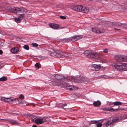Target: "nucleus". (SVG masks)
Instances as JSON below:
<instances>
[{"label": "nucleus", "mask_w": 127, "mask_h": 127, "mask_svg": "<svg viewBox=\"0 0 127 127\" xmlns=\"http://www.w3.org/2000/svg\"><path fill=\"white\" fill-rule=\"evenodd\" d=\"M9 10L11 12L20 15V17H21V18H23L24 16V15L28 11L26 9L23 7H14L9 8Z\"/></svg>", "instance_id": "obj_1"}, {"label": "nucleus", "mask_w": 127, "mask_h": 127, "mask_svg": "<svg viewBox=\"0 0 127 127\" xmlns=\"http://www.w3.org/2000/svg\"><path fill=\"white\" fill-rule=\"evenodd\" d=\"M55 77L56 79L55 84L59 86L65 84L64 81L66 80V78L64 76L57 74L55 75Z\"/></svg>", "instance_id": "obj_2"}, {"label": "nucleus", "mask_w": 127, "mask_h": 127, "mask_svg": "<svg viewBox=\"0 0 127 127\" xmlns=\"http://www.w3.org/2000/svg\"><path fill=\"white\" fill-rule=\"evenodd\" d=\"M112 66L116 70L125 71L127 70V64L124 63L120 65L118 64L115 63L112 65Z\"/></svg>", "instance_id": "obj_3"}, {"label": "nucleus", "mask_w": 127, "mask_h": 127, "mask_svg": "<svg viewBox=\"0 0 127 127\" xmlns=\"http://www.w3.org/2000/svg\"><path fill=\"white\" fill-rule=\"evenodd\" d=\"M83 36L80 35H75L69 38L62 39L61 41L62 42H69L71 41H75L82 38Z\"/></svg>", "instance_id": "obj_4"}, {"label": "nucleus", "mask_w": 127, "mask_h": 127, "mask_svg": "<svg viewBox=\"0 0 127 127\" xmlns=\"http://www.w3.org/2000/svg\"><path fill=\"white\" fill-rule=\"evenodd\" d=\"M89 56L90 58H95L97 59V62H100L101 59V55L99 53L91 51Z\"/></svg>", "instance_id": "obj_5"}, {"label": "nucleus", "mask_w": 127, "mask_h": 127, "mask_svg": "<svg viewBox=\"0 0 127 127\" xmlns=\"http://www.w3.org/2000/svg\"><path fill=\"white\" fill-rule=\"evenodd\" d=\"M117 61L119 62L127 61V56L124 55H117L115 56Z\"/></svg>", "instance_id": "obj_6"}, {"label": "nucleus", "mask_w": 127, "mask_h": 127, "mask_svg": "<svg viewBox=\"0 0 127 127\" xmlns=\"http://www.w3.org/2000/svg\"><path fill=\"white\" fill-rule=\"evenodd\" d=\"M47 121L46 118L44 117L41 118H37L35 120V122L37 125L41 124Z\"/></svg>", "instance_id": "obj_7"}, {"label": "nucleus", "mask_w": 127, "mask_h": 127, "mask_svg": "<svg viewBox=\"0 0 127 127\" xmlns=\"http://www.w3.org/2000/svg\"><path fill=\"white\" fill-rule=\"evenodd\" d=\"M74 81L76 82H78L79 83H87L88 82L86 81V79L85 78L79 79L78 78L75 77L74 78Z\"/></svg>", "instance_id": "obj_8"}, {"label": "nucleus", "mask_w": 127, "mask_h": 127, "mask_svg": "<svg viewBox=\"0 0 127 127\" xmlns=\"http://www.w3.org/2000/svg\"><path fill=\"white\" fill-rule=\"evenodd\" d=\"M82 8V6L80 5H76L74 6L72 8V9L75 11H77L80 12Z\"/></svg>", "instance_id": "obj_9"}, {"label": "nucleus", "mask_w": 127, "mask_h": 127, "mask_svg": "<svg viewBox=\"0 0 127 127\" xmlns=\"http://www.w3.org/2000/svg\"><path fill=\"white\" fill-rule=\"evenodd\" d=\"M50 27L52 28L57 29H58L59 27V25L57 24H49Z\"/></svg>", "instance_id": "obj_10"}, {"label": "nucleus", "mask_w": 127, "mask_h": 127, "mask_svg": "<svg viewBox=\"0 0 127 127\" xmlns=\"http://www.w3.org/2000/svg\"><path fill=\"white\" fill-rule=\"evenodd\" d=\"M92 67L94 69L95 71H98L100 68V65L96 64H93L92 65Z\"/></svg>", "instance_id": "obj_11"}, {"label": "nucleus", "mask_w": 127, "mask_h": 127, "mask_svg": "<svg viewBox=\"0 0 127 127\" xmlns=\"http://www.w3.org/2000/svg\"><path fill=\"white\" fill-rule=\"evenodd\" d=\"M56 57L60 58L62 57L63 55V53L62 52L60 51L57 49H56Z\"/></svg>", "instance_id": "obj_12"}, {"label": "nucleus", "mask_w": 127, "mask_h": 127, "mask_svg": "<svg viewBox=\"0 0 127 127\" xmlns=\"http://www.w3.org/2000/svg\"><path fill=\"white\" fill-rule=\"evenodd\" d=\"M81 10L80 12L85 13H87L89 11V9L88 8L83 7L82 6Z\"/></svg>", "instance_id": "obj_13"}, {"label": "nucleus", "mask_w": 127, "mask_h": 127, "mask_svg": "<svg viewBox=\"0 0 127 127\" xmlns=\"http://www.w3.org/2000/svg\"><path fill=\"white\" fill-rule=\"evenodd\" d=\"M95 107H99L101 104V102L99 100L97 101H94L93 103Z\"/></svg>", "instance_id": "obj_14"}, {"label": "nucleus", "mask_w": 127, "mask_h": 127, "mask_svg": "<svg viewBox=\"0 0 127 127\" xmlns=\"http://www.w3.org/2000/svg\"><path fill=\"white\" fill-rule=\"evenodd\" d=\"M11 52L14 54L16 53L19 51V49L17 47H14L11 49Z\"/></svg>", "instance_id": "obj_15"}, {"label": "nucleus", "mask_w": 127, "mask_h": 127, "mask_svg": "<svg viewBox=\"0 0 127 127\" xmlns=\"http://www.w3.org/2000/svg\"><path fill=\"white\" fill-rule=\"evenodd\" d=\"M0 99L1 101H3L5 102H9V98H5L3 97H0Z\"/></svg>", "instance_id": "obj_16"}, {"label": "nucleus", "mask_w": 127, "mask_h": 127, "mask_svg": "<svg viewBox=\"0 0 127 127\" xmlns=\"http://www.w3.org/2000/svg\"><path fill=\"white\" fill-rule=\"evenodd\" d=\"M1 120L7 121L9 123L11 124L13 123H16L17 122V121L16 120H13L11 119H1Z\"/></svg>", "instance_id": "obj_17"}, {"label": "nucleus", "mask_w": 127, "mask_h": 127, "mask_svg": "<svg viewBox=\"0 0 127 127\" xmlns=\"http://www.w3.org/2000/svg\"><path fill=\"white\" fill-rule=\"evenodd\" d=\"M107 111H110L111 112L117 111L119 110V108H117L116 109H114L113 108L111 107H107Z\"/></svg>", "instance_id": "obj_18"}, {"label": "nucleus", "mask_w": 127, "mask_h": 127, "mask_svg": "<svg viewBox=\"0 0 127 127\" xmlns=\"http://www.w3.org/2000/svg\"><path fill=\"white\" fill-rule=\"evenodd\" d=\"M92 30L93 32L96 33H102V32H101L97 28H92Z\"/></svg>", "instance_id": "obj_19"}, {"label": "nucleus", "mask_w": 127, "mask_h": 127, "mask_svg": "<svg viewBox=\"0 0 127 127\" xmlns=\"http://www.w3.org/2000/svg\"><path fill=\"white\" fill-rule=\"evenodd\" d=\"M91 51L86 50L84 51L83 53L85 56H88V57L90 58V57L89 56L91 54Z\"/></svg>", "instance_id": "obj_20"}, {"label": "nucleus", "mask_w": 127, "mask_h": 127, "mask_svg": "<svg viewBox=\"0 0 127 127\" xmlns=\"http://www.w3.org/2000/svg\"><path fill=\"white\" fill-rule=\"evenodd\" d=\"M23 18H21V17H20L19 16L18 17L16 18H15V21L17 23H20L22 19Z\"/></svg>", "instance_id": "obj_21"}, {"label": "nucleus", "mask_w": 127, "mask_h": 127, "mask_svg": "<svg viewBox=\"0 0 127 127\" xmlns=\"http://www.w3.org/2000/svg\"><path fill=\"white\" fill-rule=\"evenodd\" d=\"M126 103H122L120 101H116L113 102V104L115 106L119 105L122 104H124Z\"/></svg>", "instance_id": "obj_22"}, {"label": "nucleus", "mask_w": 127, "mask_h": 127, "mask_svg": "<svg viewBox=\"0 0 127 127\" xmlns=\"http://www.w3.org/2000/svg\"><path fill=\"white\" fill-rule=\"evenodd\" d=\"M112 123V122L110 121H108L106 122H105L104 124V125L106 127H108L110 126Z\"/></svg>", "instance_id": "obj_23"}, {"label": "nucleus", "mask_w": 127, "mask_h": 127, "mask_svg": "<svg viewBox=\"0 0 127 127\" xmlns=\"http://www.w3.org/2000/svg\"><path fill=\"white\" fill-rule=\"evenodd\" d=\"M54 51L51 53L50 55L53 57H56V49L53 50Z\"/></svg>", "instance_id": "obj_24"}, {"label": "nucleus", "mask_w": 127, "mask_h": 127, "mask_svg": "<svg viewBox=\"0 0 127 127\" xmlns=\"http://www.w3.org/2000/svg\"><path fill=\"white\" fill-rule=\"evenodd\" d=\"M115 25L117 27L122 26L124 24L119 22H117L115 23Z\"/></svg>", "instance_id": "obj_25"}, {"label": "nucleus", "mask_w": 127, "mask_h": 127, "mask_svg": "<svg viewBox=\"0 0 127 127\" xmlns=\"http://www.w3.org/2000/svg\"><path fill=\"white\" fill-rule=\"evenodd\" d=\"M7 80V78L4 76H2L0 78V81H6Z\"/></svg>", "instance_id": "obj_26"}, {"label": "nucleus", "mask_w": 127, "mask_h": 127, "mask_svg": "<svg viewBox=\"0 0 127 127\" xmlns=\"http://www.w3.org/2000/svg\"><path fill=\"white\" fill-rule=\"evenodd\" d=\"M119 119L118 117H115L112 120L113 122H115L117 121Z\"/></svg>", "instance_id": "obj_27"}, {"label": "nucleus", "mask_w": 127, "mask_h": 127, "mask_svg": "<svg viewBox=\"0 0 127 127\" xmlns=\"http://www.w3.org/2000/svg\"><path fill=\"white\" fill-rule=\"evenodd\" d=\"M23 48L25 49L28 50L29 49V47L28 45H25L23 46Z\"/></svg>", "instance_id": "obj_28"}, {"label": "nucleus", "mask_w": 127, "mask_h": 127, "mask_svg": "<svg viewBox=\"0 0 127 127\" xmlns=\"http://www.w3.org/2000/svg\"><path fill=\"white\" fill-rule=\"evenodd\" d=\"M32 45L34 47H37L38 46V45L36 43H32Z\"/></svg>", "instance_id": "obj_29"}, {"label": "nucleus", "mask_w": 127, "mask_h": 127, "mask_svg": "<svg viewBox=\"0 0 127 127\" xmlns=\"http://www.w3.org/2000/svg\"><path fill=\"white\" fill-rule=\"evenodd\" d=\"M35 66L38 68H39V64L38 63H36L35 65Z\"/></svg>", "instance_id": "obj_30"}, {"label": "nucleus", "mask_w": 127, "mask_h": 127, "mask_svg": "<svg viewBox=\"0 0 127 127\" xmlns=\"http://www.w3.org/2000/svg\"><path fill=\"white\" fill-rule=\"evenodd\" d=\"M59 17L60 18L63 19H65L66 18V17L63 16H60Z\"/></svg>", "instance_id": "obj_31"}, {"label": "nucleus", "mask_w": 127, "mask_h": 127, "mask_svg": "<svg viewBox=\"0 0 127 127\" xmlns=\"http://www.w3.org/2000/svg\"><path fill=\"white\" fill-rule=\"evenodd\" d=\"M102 126V124L101 123H99L98 124H96L97 127H101Z\"/></svg>", "instance_id": "obj_32"}, {"label": "nucleus", "mask_w": 127, "mask_h": 127, "mask_svg": "<svg viewBox=\"0 0 127 127\" xmlns=\"http://www.w3.org/2000/svg\"><path fill=\"white\" fill-rule=\"evenodd\" d=\"M20 98L21 99H23L24 98V96L22 94H21L20 95Z\"/></svg>", "instance_id": "obj_33"}, {"label": "nucleus", "mask_w": 127, "mask_h": 127, "mask_svg": "<svg viewBox=\"0 0 127 127\" xmlns=\"http://www.w3.org/2000/svg\"><path fill=\"white\" fill-rule=\"evenodd\" d=\"M91 123L92 124H95L96 123H97L98 122L97 121H92L91 122Z\"/></svg>", "instance_id": "obj_34"}, {"label": "nucleus", "mask_w": 127, "mask_h": 127, "mask_svg": "<svg viewBox=\"0 0 127 127\" xmlns=\"http://www.w3.org/2000/svg\"><path fill=\"white\" fill-rule=\"evenodd\" d=\"M108 51L107 49H104L103 52L105 53H107L108 52Z\"/></svg>", "instance_id": "obj_35"}, {"label": "nucleus", "mask_w": 127, "mask_h": 127, "mask_svg": "<svg viewBox=\"0 0 127 127\" xmlns=\"http://www.w3.org/2000/svg\"><path fill=\"white\" fill-rule=\"evenodd\" d=\"M66 86L67 87H71V88H69V90H73V89L72 88V87H73V86H68V85H66Z\"/></svg>", "instance_id": "obj_36"}, {"label": "nucleus", "mask_w": 127, "mask_h": 127, "mask_svg": "<svg viewBox=\"0 0 127 127\" xmlns=\"http://www.w3.org/2000/svg\"><path fill=\"white\" fill-rule=\"evenodd\" d=\"M102 109L104 111H107V107L103 108H102Z\"/></svg>", "instance_id": "obj_37"}, {"label": "nucleus", "mask_w": 127, "mask_h": 127, "mask_svg": "<svg viewBox=\"0 0 127 127\" xmlns=\"http://www.w3.org/2000/svg\"><path fill=\"white\" fill-rule=\"evenodd\" d=\"M63 107L64 106H67V104L66 103L63 104L61 105Z\"/></svg>", "instance_id": "obj_38"}, {"label": "nucleus", "mask_w": 127, "mask_h": 127, "mask_svg": "<svg viewBox=\"0 0 127 127\" xmlns=\"http://www.w3.org/2000/svg\"><path fill=\"white\" fill-rule=\"evenodd\" d=\"M9 100L10 102H11V101H13L14 99H13L11 98H9Z\"/></svg>", "instance_id": "obj_39"}, {"label": "nucleus", "mask_w": 127, "mask_h": 127, "mask_svg": "<svg viewBox=\"0 0 127 127\" xmlns=\"http://www.w3.org/2000/svg\"><path fill=\"white\" fill-rule=\"evenodd\" d=\"M3 44V43L1 41H0V46H2Z\"/></svg>", "instance_id": "obj_40"}, {"label": "nucleus", "mask_w": 127, "mask_h": 127, "mask_svg": "<svg viewBox=\"0 0 127 127\" xmlns=\"http://www.w3.org/2000/svg\"><path fill=\"white\" fill-rule=\"evenodd\" d=\"M2 53H3V52H2V51L1 50H0V55L2 54Z\"/></svg>", "instance_id": "obj_41"}, {"label": "nucleus", "mask_w": 127, "mask_h": 127, "mask_svg": "<svg viewBox=\"0 0 127 127\" xmlns=\"http://www.w3.org/2000/svg\"><path fill=\"white\" fill-rule=\"evenodd\" d=\"M125 28L127 29V24L125 25Z\"/></svg>", "instance_id": "obj_42"}, {"label": "nucleus", "mask_w": 127, "mask_h": 127, "mask_svg": "<svg viewBox=\"0 0 127 127\" xmlns=\"http://www.w3.org/2000/svg\"><path fill=\"white\" fill-rule=\"evenodd\" d=\"M114 29L115 30H118V31L120 30V29H117L116 28H114Z\"/></svg>", "instance_id": "obj_43"}, {"label": "nucleus", "mask_w": 127, "mask_h": 127, "mask_svg": "<svg viewBox=\"0 0 127 127\" xmlns=\"http://www.w3.org/2000/svg\"><path fill=\"white\" fill-rule=\"evenodd\" d=\"M32 127H37V126L36 125H33L32 126Z\"/></svg>", "instance_id": "obj_44"}, {"label": "nucleus", "mask_w": 127, "mask_h": 127, "mask_svg": "<svg viewBox=\"0 0 127 127\" xmlns=\"http://www.w3.org/2000/svg\"><path fill=\"white\" fill-rule=\"evenodd\" d=\"M33 115H32V114H31L30 115V117H32L33 116Z\"/></svg>", "instance_id": "obj_45"}, {"label": "nucleus", "mask_w": 127, "mask_h": 127, "mask_svg": "<svg viewBox=\"0 0 127 127\" xmlns=\"http://www.w3.org/2000/svg\"><path fill=\"white\" fill-rule=\"evenodd\" d=\"M17 99V101H18V99H16V100Z\"/></svg>", "instance_id": "obj_46"}, {"label": "nucleus", "mask_w": 127, "mask_h": 127, "mask_svg": "<svg viewBox=\"0 0 127 127\" xmlns=\"http://www.w3.org/2000/svg\"><path fill=\"white\" fill-rule=\"evenodd\" d=\"M10 114H13V113H10Z\"/></svg>", "instance_id": "obj_47"}, {"label": "nucleus", "mask_w": 127, "mask_h": 127, "mask_svg": "<svg viewBox=\"0 0 127 127\" xmlns=\"http://www.w3.org/2000/svg\"><path fill=\"white\" fill-rule=\"evenodd\" d=\"M66 109H68V108H66Z\"/></svg>", "instance_id": "obj_48"}, {"label": "nucleus", "mask_w": 127, "mask_h": 127, "mask_svg": "<svg viewBox=\"0 0 127 127\" xmlns=\"http://www.w3.org/2000/svg\"><path fill=\"white\" fill-rule=\"evenodd\" d=\"M63 109H64V107H63Z\"/></svg>", "instance_id": "obj_49"}]
</instances>
